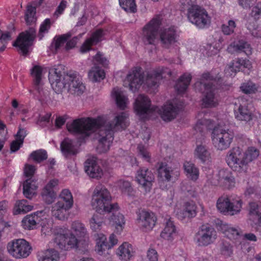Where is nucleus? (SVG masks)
<instances>
[{"instance_id":"680f3d73","label":"nucleus","mask_w":261,"mask_h":261,"mask_svg":"<svg viewBox=\"0 0 261 261\" xmlns=\"http://www.w3.org/2000/svg\"><path fill=\"white\" fill-rule=\"evenodd\" d=\"M51 22L49 18L45 19L44 21L40 25L39 37V39L41 40L44 36V35L48 32L50 28Z\"/></svg>"},{"instance_id":"49530a36","label":"nucleus","mask_w":261,"mask_h":261,"mask_svg":"<svg viewBox=\"0 0 261 261\" xmlns=\"http://www.w3.org/2000/svg\"><path fill=\"white\" fill-rule=\"evenodd\" d=\"M60 200L67 207H72L73 204V199L71 192L68 189H63L60 194Z\"/></svg>"},{"instance_id":"4be33fe9","label":"nucleus","mask_w":261,"mask_h":261,"mask_svg":"<svg viewBox=\"0 0 261 261\" xmlns=\"http://www.w3.org/2000/svg\"><path fill=\"white\" fill-rule=\"evenodd\" d=\"M177 31L174 26L163 29L160 34L162 43L165 47L169 48L177 41Z\"/></svg>"},{"instance_id":"aec40b11","label":"nucleus","mask_w":261,"mask_h":261,"mask_svg":"<svg viewBox=\"0 0 261 261\" xmlns=\"http://www.w3.org/2000/svg\"><path fill=\"white\" fill-rule=\"evenodd\" d=\"M118 239L113 233L111 234L109 237V243L107 242V238L105 235L100 234L96 240L95 250L98 254L102 255L105 253V251L116 245Z\"/></svg>"},{"instance_id":"79ce46f5","label":"nucleus","mask_w":261,"mask_h":261,"mask_svg":"<svg viewBox=\"0 0 261 261\" xmlns=\"http://www.w3.org/2000/svg\"><path fill=\"white\" fill-rule=\"evenodd\" d=\"M259 156V151L256 148L251 147L242 154V163H249L254 161Z\"/></svg>"},{"instance_id":"ddd939ff","label":"nucleus","mask_w":261,"mask_h":261,"mask_svg":"<svg viewBox=\"0 0 261 261\" xmlns=\"http://www.w3.org/2000/svg\"><path fill=\"white\" fill-rule=\"evenodd\" d=\"M36 170V168L33 164H25L23 169L24 175L28 178L23 182V193L24 196L28 199H31L36 194V190L38 187L36 184L37 180L35 178H33Z\"/></svg>"},{"instance_id":"6e6552de","label":"nucleus","mask_w":261,"mask_h":261,"mask_svg":"<svg viewBox=\"0 0 261 261\" xmlns=\"http://www.w3.org/2000/svg\"><path fill=\"white\" fill-rule=\"evenodd\" d=\"M234 137L233 133L228 129L223 128L218 125L212 132V141L214 146L218 150L227 149L230 145Z\"/></svg>"},{"instance_id":"9d476101","label":"nucleus","mask_w":261,"mask_h":261,"mask_svg":"<svg viewBox=\"0 0 261 261\" xmlns=\"http://www.w3.org/2000/svg\"><path fill=\"white\" fill-rule=\"evenodd\" d=\"M162 20L161 17L157 15L143 27L141 35L142 40L145 44H154L158 35Z\"/></svg>"},{"instance_id":"dca6fc26","label":"nucleus","mask_w":261,"mask_h":261,"mask_svg":"<svg viewBox=\"0 0 261 261\" xmlns=\"http://www.w3.org/2000/svg\"><path fill=\"white\" fill-rule=\"evenodd\" d=\"M54 243L56 247L67 250L74 247L76 237L68 230L60 229L56 234Z\"/></svg>"},{"instance_id":"37998d69","label":"nucleus","mask_w":261,"mask_h":261,"mask_svg":"<svg viewBox=\"0 0 261 261\" xmlns=\"http://www.w3.org/2000/svg\"><path fill=\"white\" fill-rule=\"evenodd\" d=\"M33 206L29 205L27 200H21L16 201L14 210V214L17 215L21 213H26L32 210Z\"/></svg>"},{"instance_id":"bb28decb","label":"nucleus","mask_w":261,"mask_h":261,"mask_svg":"<svg viewBox=\"0 0 261 261\" xmlns=\"http://www.w3.org/2000/svg\"><path fill=\"white\" fill-rule=\"evenodd\" d=\"M111 95L115 99L117 107L122 110L126 108L129 103L127 96L120 89L114 88L112 92Z\"/></svg>"},{"instance_id":"f03ea898","label":"nucleus","mask_w":261,"mask_h":261,"mask_svg":"<svg viewBox=\"0 0 261 261\" xmlns=\"http://www.w3.org/2000/svg\"><path fill=\"white\" fill-rule=\"evenodd\" d=\"M180 106L175 99L168 100L160 109L152 106L151 101L147 96L140 94L135 99L134 109L136 115L142 120L148 119L158 114L164 121H170L176 117Z\"/></svg>"},{"instance_id":"de8ad7c7","label":"nucleus","mask_w":261,"mask_h":261,"mask_svg":"<svg viewBox=\"0 0 261 261\" xmlns=\"http://www.w3.org/2000/svg\"><path fill=\"white\" fill-rule=\"evenodd\" d=\"M117 185L123 193L130 197L135 196V192L128 181L120 179L117 181Z\"/></svg>"},{"instance_id":"8fccbe9b","label":"nucleus","mask_w":261,"mask_h":261,"mask_svg":"<svg viewBox=\"0 0 261 261\" xmlns=\"http://www.w3.org/2000/svg\"><path fill=\"white\" fill-rule=\"evenodd\" d=\"M184 169L188 178L194 181L198 179L199 170L195 164H184Z\"/></svg>"},{"instance_id":"e2e57ef3","label":"nucleus","mask_w":261,"mask_h":261,"mask_svg":"<svg viewBox=\"0 0 261 261\" xmlns=\"http://www.w3.org/2000/svg\"><path fill=\"white\" fill-rule=\"evenodd\" d=\"M70 36L69 34H65L57 38L55 43L56 49L57 50L64 46L65 43H67V40L69 39Z\"/></svg>"},{"instance_id":"58836bf2","label":"nucleus","mask_w":261,"mask_h":261,"mask_svg":"<svg viewBox=\"0 0 261 261\" xmlns=\"http://www.w3.org/2000/svg\"><path fill=\"white\" fill-rule=\"evenodd\" d=\"M191 75L189 73L184 74L177 82L175 88L179 94L184 92L187 89L191 80Z\"/></svg>"},{"instance_id":"69168bd1","label":"nucleus","mask_w":261,"mask_h":261,"mask_svg":"<svg viewBox=\"0 0 261 261\" xmlns=\"http://www.w3.org/2000/svg\"><path fill=\"white\" fill-rule=\"evenodd\" d=\"M222 47V39L221 38H219L218 40L212 45H210L209 48L210 55H213L217 54Z\"/></svg>"},{"instance_id":"4d7b16f0","label":"nucleus","mask_w":261,"mask_h":261,"mask_svg":"<svg viewBox=\"0 0 261 261\" xmlns=\"http://www.w3.org/2000/svg\"><path fill=\"white\" fill-rule=\"evenodd\" d=\"M120 6L125 11L135 12L136 11V5L135 0H119Z\"/></svg>"},{"instance_id":"20e7f679","label":"nucleus","mask_w":261,"mask_h":261,"mask_svg":"<svg viewBox=\"0 0 261 261\" xmlns=\"http://www.w3.org/2000/svg\"><path fill=\"white\" fill-rule=\"evenodd\" d=\"M62 69V66L58 65L50 68L48 71V80L53 89L57 93L66 89L72 94H82L85 90V87L79 76L75 73L63 75Z\"/></svg>"},{"instance_id":"f3484780","label":"nucleus","mask_w":261,"mask_h":261,"mask_svg":"<svg viewBox=\"0 0 261 261\" xmlns=\"http://www.w3.org/2000/svg\"><path fill=\"white\" fill-rule=\"evenodd\" d=\"M47 67L39 65H35L31 70V75L33 79L35 90L38 93L39 96L46 94L47 91H44L43 79L48 72Z\"/></svg>"},{"instance_id":"052dcab7","label":"nucleus","mask_w":261,"mask_h":261,"mask_svg":"<svg viewBox=\"0 0 261 261\" xmlns=\"http://www.w3.org/2000/svg\"><path fill=\"white\" fill-rule=\"evenodd\" d=\"M80 239L76 238V244L74 247H76L83 251L87 250L89 245V238L88 234L85 237H79Z\"/></svg>"},{"instance_id":"603ef678","label":"nucleus","mask_w":261,"mask_h":261,"mask_svg":"<svg viewBox=\"0 0 261 261\" xmlns=\"http://www.w3.org/2000/svg\"><path fill=\"white\" fill-rule=\"evenodd\" d=\"M223 229L225 235L230 240L237 239L240 236L239 229L230 225H223Z\"/></svg>"},{"instance_id":"423d86ee","label":"nucleus","mask_w":261,"mask_h":261,"mask_svg":"<svg viewBox=\"0 0 261 261\" xmlns=\"http://www.w3.org/2000/svg\"><path fill=\"white\" fill-rule=\"evenodd\" d=\"M220 82V78L214 76L212 73H204L199 81L195 84L196 90L201 91L204 94L202 105L205 108L216 107L218 104V99L216 95V88L212 86L215 83Z\"/></svg>"},{"instance_id":"a878e982","label":"nucleus","mask_w":261,"mask_h":261,"mask_svg":"<svg viewBox=\"0 0 261 261\" xmlns=\"http://www.w3.org/2000/svg\"><path fill=\"white\" fill-rule=\"evenodd\" d=\"M249 219L257 227H261V203H249Z\"/></svg>"},{"instance_id":"4468645a","label":"nucleus","mask_w":261,"mask_h":261,"mask_svg":"<svg viewBox=\"0 0 261 261\" xmlns=\"http://www.w3.org/2000/svg\"><path fill=\"white\" fill-rule=\"evenodd\" d=\"M216 231L215 229L207 225H202L196 233L194 241L198 246H206L216 239Z\"/></svg>"},{"instance_id":"5fc2aeb1","label":"nucleus","mask_w":261,"mask_h":261,"mask_svg":"<svg viewBox=\"0 0 261 261\" xmlns=\"http://www.w3.org/2000/svg\"><path fill=\"white\" fill-rule=\"evenodd\" d=\"M220 251L225 258L230 257L233 254V246L227 241H223L220 245Z\"/></svg>"},{"instance_id":"864d4df0","label":"nucleus","mask_w":261,"mask_h":261,"mask_svg":"<svg viewBox=\"0 0 261 261\" xmlns=\"http://www.w3.org/2000/svg\"><path fill=\"white\" fill-rule=\"evenodd\" d=\"M71 228L79 237H85L88 234L84 224L79 221L72 222Z\"/></svg>"},{"instance_id":"f8f14e48","label":"nucleus","mask_w":261,"mask_h":261,"mask_svg":"<svg viewBox=\"0 0 261 261\" xmlns=\"http://www.w3.org/2000/svg\"><path fill=\"white\" fill-rule=\"evenodd\" d=\"M242 204V200L239 197L231 199L230 197H221L217 200V207L220 212L233 216L240 212Z\"/></svg>"},{"instance_id":"ea45409f","label":"nucleus","mask_w":261,"mask_h":261,"mask_svg":"<svg viewBox=\"0 0 261 261\" xmlns=\"http://www.w3.org/2000/svg\"><path fill=\"white\" fill-rule=\"evenodd\" d=\"M242 154L239 147H234L228 152L226 157L227 163H238L241 161L242 163Z\"/></svg>"},{"instance_id":"473e14b6","label":"nucleus","mask_w":261,"mask_h":261,"mask_svg":"<svg viewBox=\"0 0 261 261\" xmlns=\"http://www.w3.org/2000/svg\"><path fill=\"white\" fill-rule=\"evenodd\" d=\"M219 182L224 188L230 189L234 187L235 184L234 178L231 173L227 170H222L219 172Z\"/></svg>"},{"instance_id":"f257e3e1","label":"nucleus","mask_w":261,"mask_h":261,"mask_svg":"<svg viewBox=\"0 0 261 261\" xmlns=\"http://www.w3.org/2000/svg\"><path fill=\"white\" fill-rule=\"evenodd\" d=\"M128 125L125 113L117 114L113 120L106 122L101 117L82 118L67 124L68 130L73 134L89 136L95 133L97 150L102 153L108 151L114 139V133L125 129Z\"/></svg>"},{"instance_id":"3c124183","label":"nucleus","mask_w":261,"mask_h":261,"mask_svg":"<svg viewBox=\"0 0 261 261\" xmlns=\"http://www.w3.org/2000/svg\"><path fill=\"white\" fill-rule=\"evenodd\" d=\"M241 91L245 94L255 93L259 91L260 87L251 81L243 83L240 87Z\"/></svg>"},{"instance_id":"4c0bfd02","label":"nucleus","mask_w":261,"mask_h":261,"mask_svg":"<svg viewBox=\"0 0 261 261\" xmlns=\"http://www.w3.org/2000/svg\"><path fill=\"white\" fill-rule=\"evenodd\" d=\"M38 257L39 261H58L59 258L58 252L54 249L40 252Z\"/></svg>"},{"instance_id":"e433bc0d","label":"nucleus","mask_w":261,"mask_h":261,"mask_svg":"<svg viewBox=\"0 0 261 261\" xmlns=\"http://www.w3.org/2000/svg\"><path fill=\"white\" fill-rule=\"evenodd\" d=\"M61 150L65 156L74 154L77 152L75 142L68 138L65 139L61 143Z\"/></svg>"},{"instance_id":"bf43d9fd","label":"nucleus","mask_w":261,"mask_h":261,"mask_svg":"<svg viewBox=\"0 0 261 261\" xmlns=\"http://www.w3.org/2000/svg\"><path fill=\"white\" fill-rule=\"evenodd\" d=\"M236 26V22L234 20H229L222 25V31L225 35H230L234 32Z\"/></svg>"},{"instance_id":"b1692460","label":"nucleus","mask_w":261,"mask_h":261,"mask_svg":"<svg viewBox=\"0 0 261 261\" xmlns=\"http://www.w3.org/2000/svg\"><path fill=\"white\" fill-rule=\"evenodd\" d=\"M43 213L42 211H40L27 215L21 221L23 228L28 230L35 228L37 224H39L43 220Z\"/></svg>"},{"instance_id":"6ab92c4d","label":"nucleus","mask_w":261,"mask_h":261,"mask_svg":"<svg viewBox=\"0 0 261 261\" xmlns=\"http://www.w3.org/2000/svg\"><path fill=\"white\" fill-rule=\"evenodd\" d=\"M136 177L145 193L149 192L154 178L152 172L147 169H141L137 171Z\"/></svg>"},{"instance_id":"c9c22d12","label":"nucleus","mask_w":261,"mask_h":261,"mask_svg":"<svg viewBox=\"0 0 261 261\" xmlns=\"http://www.w3.org/2000/svg\"><path fill=\"white\" fill-rule=\"evenodd\" d=\"M194 156L202 162H209L211 159L210 150L203 145H197L194 150Z\"/></svg>"},{"instance_id":"1a4fd4ad","label":"nucleus","mask_w":261,"mask_h":261,"mask_svg":"<svg viewBox=\"0 0 261 261\" xmlns=\"http://www.w3.org/2000/svg\"><path fill=\"white\" fill-rule=\"evenodd\" d=\"M7 250L12 256L20 259L26 258L31 254L32 247L24 239H19L8 243Z\"/></svg>"},{"instance_id":"5701e85b","label":"nucleus","mask_w":261,"mask_h":261,"mask_svg":"<svg viewBox=\"0 0 261 261\" xmlns=\"http://www.w3.org/2000/svg\"><path fill=\"white\" fill-rule=\"evenodd\" d=\"M252 67L251 62L249 60L237 59L233 60L225 70L226 76H233L236 72L240 71L243 68L250 69Z\"/></svg>"},{"instance_id":"cd10ccee","label":"nucleus","mask_w":261,"mask_h":261,"mask_svg":"<svg viewBox=\"0 0 261 261\" xmlns=\"http://www.w3.org/2000/svg\"><path fill=\"white\" fill-rule=\"evenodd\" d=\"M197 206L194 202H186L184 205L182 210L178 213V218L181 220L186 218H194L197 215Z\"/></svg>"},{"instance_id":"c03bdc74","label":"nucleus","mask_w":261,"mask_h":261,"mask_svg":"<svg viewBox=\"0 0 261 261\" xmlns=\"http://www.w3.org/2000/svg\"><path fill=\"white\" fill-rule=\"evenodd\" d=\"M103 224V218L100 214H94L90 220V227L95 232L99 231L102 228Z\"/></svg>"},{"instance_id":"774afa93","label":"nucleus","mask_w":261,"mask_h":261,"mask_svg":"<svg viewBox=\"0 0 261 261\" xmlns=\"http://www.w3.org/2000/svg\"><path fill=\"white\" fill-rule=\"evenodd\" d=\"M257 0H238L239 6L244 9H248L254 5Z\"/></svg>"},{"instance_id":"9b49d317","label":"nucleus","mask_w":261,"mask_h":261,"mask_svg":"<svg viewBox=\"0 0 261 261\" xmlns=\"http://www.w3.org/2000/svg\"><path fill=\"white\" fill-rule=\"evenodd\" d=\"M92 62L94 66L88 72L89 79L92 82H99L105 79L106 73L103 69L96 65L100 64L106 66L108 65L109 61L103 54L98 52L93 57Z\"/></svg>"},{"instance_id":"338daca9","label":"nucleus","mask_w":261,"mask_h":261,"mask_svg":"<svg viewBox=\"0 0 261 261\" xmlns=\"http://www.w3.org/2000/svg\"><path fill=\"white\" fill-rule=\"evenodd\" d=\"M250 15L255 19L261 17V2L252 7Z\"/></svg>"},{"instance_id":"0eeeda50","label":"nucleus","mask_w":261,"mask_h":261,"mask_svg":"<svg viewBox=\"0 0 261 261\" xmlns=\"http://www.w3.org/2000/svg\"><path fill=\"white\" fill-rule=\"evenodd\" d=\"M111 196L105 186L97 185L92 196L91 205L98 213L113 212L118 208V204L111 203Z\"/></svg>"},{"instance_id":"a211bd4d","label":"nucleus","mask_w":261,"mask_h":261,"mask_svg":"<svg viewBox=\"0 0 261 261\" xmlns=\"http://www.w3.org/2000/svg\"><path fill=\"white\" fill-rule=\"evenodd\" d=\"M35 35V29L31 28L29 30L21 33L13 45L17 47L23 54H26L32 44Z\"/></svg>"},{"instance_id":"393cba45","label":"nucleus","mask_w":261,"mask_h":261,"mask_svg":"<svg viewBox=\"0 0 261 261\" xmlns=\"http://www.w3.org/2000/svg\"><path fill=\"white\" fill-rule=\"evenodd\" d=\"M227 51L231 54L243 52L248 56L251 55L252 53V49L250 45L243 40L231 43L227 47Z\"/></svg>"},{"instance_id":"c85d7f7f","label":"nucleus","mask_w":261,"mask_h":261,"mask_svg":"<svg viewBox=\"0 0 261 261\" xmlns=\"http://www.w3.org/2000/svg\"><path fill=\"white\" fill-rule=\"evenodd\" d=\"M135 251L133 246L127 242L123 243L117 250V254L122 260L128 261L134 256Z\"/></svg>"},{"instance_id":"09e8293b","label":"nucleus","mask_w":261,"mask_h":261,"mask_svg":"<svg viewBox=\"0 0 261 261\" xmlns=\"http://www.w3.org/2000/svg\"><path fill=\"white\" fill-rule=\"evenodd\" d=\"M47 156L46 151L43 149H40L33 151L30 154L29 160L34 162H41L46 160Z\"/></svg>"},{"instance_id":"7ed1b4c3","label":"nucleus","mask_w":261,"mask_h":261,"mask_svg":"<svg viewBox=\"0 0 261 261\" xmlns=\"http://www.w3.org/2000/svg\"><path fill=\"white\" fill-rule=\"evenodd\" d=\"M167 75L169 76L171 75V71L169 69L159 67L148 72L144 81L141 68L135 67L127 74L124 81V86L128 87L130 91L135 92L143 84L144 88L147 89L150 92H154L159 86L160 81L166 77Z\"/></svg>"},{"instance_id":"7c9ffc66","label":"nucleus","mask_w":261,"mask_h":261,"mask_svg":"<svg viewBox=\"0 0 261 261\" xmlns=\"http://www.w3.org/2000/svg\"><path fill=\"white\" fill-rule=\"evenodd\" d=\"M159 176L163 180L169 181L174 177L175 179L179 173L178 170H173L168 166V164H161L158 169Z\"/></svg>"},{"instance_id":"0e129e2a","label":"nucleus","mask_w":261,"mask_h":261,"mask_svg":"<svg viewBox=\"0 0 261 261\" xmlns=\"http://www.w3.org/2000/svg\"><path fill=\"white\" fill-rule=\"evenodd\" d=\"M12 106L15 109V110L11 112L10 113V118L11 119L15 114L18 115L21 113H25L26 112L25 110L23 108V106L22 105H19L18 101L16 99H14L12 101Z\"/></svg>"},{"instance_id":"a18cd8bd","label":"nucleus","mask_w":261,"mask_h":261,"mask_svg":"<svg viewBox=\"0 0 261 261\" xmlns=\"http://www.w3.org/2000/svg\"><path fill=\"white\" fill-rule=\"evenodd\" d=\"M203 112L199 113L197 116V121L194 126L196 130L201 131L204 127L211 128L213 125V121L207 119L206 118H203Z\"/></svg>"},{"instance_id":"6e6d98bb","label":"nucleus","mask_w":261,"mask_h":261,"mask_svg":"<svg viewBox=\"0 0 261 261\" xmlns=\"http://www.w3.org/2000/svg\"><path fill=\"white\" fill-rule=\"evenodd\" d=\"M36 20V7L29 4L27 6L25 12V21L28 24H31Z\"/></svg>"},{"instance_id":"f704fd0d","label":"nucleus","mask_w":261,"mask_h":261,"mask_svg":"<svg viewBox=\"0 0 261 261\" xmlns=\"http://www.w3.org/2000/svg\"><path fill=\"white\" fill-rule=\"evenodd\" d=\"M119 206L116 210L113 212H108V213H112L111 216L112 221L115 224L116 232L120 233L124 228L125 225V219L124 216L118 212Z\"/></svg>"},{"instance_id":"2f4dec72","label":"nucleus","mask_w":261,"mask_h":261,"mask_svg":"<svg viewBox=\"0 0 261 261\" xmlns=\"http://www.w3.org/2000/svg\"><path fill=\"white\" fill-rule=\"evenodd\" d=\"M176 234L175 226L173 222L169 219L166 221L165 228L161 232L160 236L165 240L171 241L174 239Z\"/></svg>"},{"instance_id":"c756f323","label":"nucleus","mask_w":261,"mask_h":261,"mask_svg":"<svg viewBox=\"0 0 261 261\" xmlns=\"http://www.w3.org/2000/svg\"><path fill=\"white\" fill-rule=\"evenodd\" d=\"M71 207H67L62 201H57L51 208L52 215L60 220H64L67 218L68 211Z\"/></svg>"},{"instance_id":"13d9d810","label":"nucleus","mask_w":261,"mask_h":261,"mask_svg":"<svg viewBox=\"0 0 261 261\" xmlns=\"http://www.w3.org/2000/svg\"><path fill=\"white\" fill-rule=\"evenodd\" d=\"M43 200L47 204L52 203L56 197V194L54 191H48L43 188L41 193Z\"/></svg>"},{"instance_id":"412c9836","label":"nucleus","mask_w":261,"mask_h":261,"mask_svg":"<svg viewBox=\"0 0 261 261\" xmlns=\"http://www.w3.org/2000/svg\"><path fill=\"white\" fill-rule=\"evenodd\" d=\"M105 35L106 32L103 30L101 29L96 30L83 43L80 48V51L82 53H85L90 50L92 46L102 40Z\"/></svg>"},{"instance_id":"72a5a7b5","label":"nucleus","mask_w":261,"mask_h":261,"mask_svg":"<svg viewBox=\"0 0 261 261\" xmlns=\"http://www.w3.org/2000/svg\"><path fill=\"white\" fill-rule=\"evenodd\" d=\"M236 118L240 121L246 122L252 120L253 118L252 113L246 106L240 105L238 109L234 110Z\"/></svg>"},{"instance_id":"2eb2a0df","label":"nucleus","mask_w":261,"mask_h":261,"mask_svg":"<svg viewBox=\"0 0 261 261\" xmlns=\"http://www.w3.org/2000/svg\"><path fill=\"white\" fill-rule=\"evenodd\" d=\"M136 223L143 231L151 230L155 226L156 218L152 212L139 210L136 212Z\"/></svg>"},{"instance_id":"a19ab883","label":"nucleus","mask_w":261,"mask_h":261,"mask_svg":"<svg viewBox=\"0 0 261 261\" xmlns=\"http://www.w3.org/2000/svg\"><path fill=\"white\" fill-rule=\"evenodd\" d=\"M86 173L91 178H99L103 175V171L98 164H88L85 166Z\"/></svg>"},{"instance_id":"39448f33","label":"nucleus","mask_w":261,"mask_h":261,"mask_svg":"<svg viewBox=\"0 0 261 261\" xmlns=\"http://www.w3.org/2000/svg\"><path fill=\"white\" fill-rule=\"evenodd\" d=\"M180 5L188 21L197 28L204 29L210 25L211 16L203 7L198 4L197 0H180Z\"/></svg>"}]
</instances>
